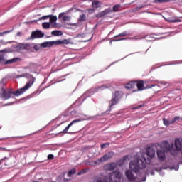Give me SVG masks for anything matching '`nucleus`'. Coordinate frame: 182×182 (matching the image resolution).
Wrapping results in <instances>:
<instances>
[{"label":"nucleus","mask_w":182,"mask_h":182,"mask_svg":"<svg viewBox=\"0 0 182 182\" xmlns=\"http://www.w3.org/2000/svg\"><path fill=\"white\" fill-rule=\"evenodd\" d=\"M130 33H129L127 31H124L117 36H115L114 38H120V36H129Z\"/></svg>","instance_id":"29"},{"label":"nucleus","mask_w":182,"mask_h":182,"mask_svg":"<svg viewBox=\"0 0 182 182\" xmlns=\"http://www.w3.org/2000/svg\"><path fill=\"white\" fill-rule=\"evenodd\" d=\"M5 62V58L4 55H0V63H4Z\"/></svg>","instance_id":"46"},{"label":"nucleus","mask_w":182,"mask_h":182,"mask_svg":"<svg viewBox=\"0 0 182 182\" xmlns=\"http://www.w3.org/2000/svg\"><path fill=\"white\" fill-rule=\"evenodd\" d=\"M85 173H87V169H82L77 173V176H82V174H85Z\"/></svg>","instance_id":"40"},{"label":"nucleus","mask_w":182,"mask_h":182,"mask_svg":"<svg viewBox=\"0 0 182 182\" xmlns=\"http://www.w3.org/2000/svg\"><path fill=\"white\" fill-rule=\"evenodd\" d=\"M144 38H146V37H143V38H136V39H144Z\"/></svg>","instance_id":"59"},{"label":"nucleus","mask_w":182,"mask_h":182,"mask_svg":"<svg viewBox=\"0 0 182 182\" xmlns=\"http://www.w3.org/2000/svg\"><path fill=\"white\" fill-rule=\"evenodd\" d=\"M52 15H48V16H43L39 18V21H46V19H48V18H50Z\"/></svg>","instance_id":"38"},{"label":"nucleus","mask_w":182,"mask_h":182,"mask_svg":"<svg viewBox=\"0 0 182 182\" xmlns=\"http://www.w3.org/2000/svg\"><path fill=\"white\" fill-rule=\"evenodd\" d=\"M165 21H166V22H170L171 23L181 22V20L178 17H168V18H165Z\"/></svg>","instance_id":"17"},{"label":"nucleus","mask_w":182,"mask_h":182,"mask_svg":"<svg viewBox=\"0 0 182 182\" xmlns=\"http://www.w3.org/2000/svg\"><path fill=\"white\" fill-rule=\"evenodd\" d=\"M74 174H76V169L75 168H73V169L70 170L68 172V177H72V176H73Z\"/></svg>","instance_id":"32"},{"label":"nucleus","mask_w":182,"mask_h":182,"mask_svg":"<svg viewBox=\"0 0 182 182\" xmlns=\"http://www.w3.org/2000/svg\"><path fill=\"white\" fill-rule=\"evenodd\" d=\"M51 35L52 36H62V35H63V33L62 32V31L55 30L51 32Z\"/></svg>","instance_id":"24"},{"label":"nucleus","mask_w":182,"mask_h":182,"mask_svg":"<svg viewBox=\"0 0 182 182\" xmlns=\"http://www.w3.org/2000/svg\"><path fill=\"white\" fill-rule=\"evenodd\" d=\"M127 159H129V155H126L123 157V161H126V160H127Z\"/></svg>","instance_id":"51"},{"label":"nucleus","mask_w":182,"mask_h":182,"mask_svg":"<svg viewBox=\"0 0 182 182\" xmlns=\"http://www.w3.org/2000/svg\"><path fill=\"white\" fill-rule=\"evenodd\" d=\"M136 86V82L131 81L126 84L125 87L126 89H134V87Z\"/></svg>","instance_id":"23"},{"label":"nucleus","mask_w":182,"mask_h":182,"mask_svg":"<svg viewBox=\"0 0 182 182\" xmlns=\"http://www.w3.org/2000/svg\"><path fill=\"white\" fill-rule=\"evenodd\" d=\"M124 39H126V38L112 39V40L110 41V43H112V42H119V41H124Z\"/></svg>","instance_id":"44"},{"label":"nucleus","mask_w":182,"mask_h":182,"mask_svg":"<svg viewBox=\"0 0 182 182\" xmlns=\"http://www.w3.org/2000/svg\"><path fill=\"white\" fill-rule=\"evenodd\" d=\"M106 168L109 171H113V170H114V168H116L117 165L116 163L112 162L111 164H108L105 166Z\"/></svg>","instance_id":"20"},{"label":"nucleus","mask_w":182,"mask_h":182,"mask_svg":"<svg viewBox=\"0 0 182 182\" xmlns=\"http://www.w3.org/2000/svg\"><path fill=\"white\" fill-rule=\"evenodd\" d=\"M23 77L22 75H20V76L17 75L16 77V79H19V77Z\"/></svg>","instance_id":"57"},{"label":"nucleus","mask_w":182,"mask_h":182,"mask_svg":"<svg viewBox=\"0 0 182 182\" xmlns=\"http://www.w3.org/2000/svg\"><path fill=\"white\" fill-rule=\"evenodd\" d=\"M55 159V156L52 154H48V160H53Z\"/></svg>","instance_id":"43"},{"label":"nucleus","mask_w":182,"mask_h":182,"mask_svg":"<svg viewBox=\"0 0 182 182\" xmlns=\"http://www.w3.org/2000/svg\"><path fill=\"white\" fill-rule=\"evenodd\" d=\"M1 164H5V159H1V160H0V166H1Z\"/></svg>","instance_id":"49"},{"label":"nucleus","mask_w":182,"mask_h":182,"mask_svg":"<svg viewBox=\"0 0 182 182\" xmlns=\"http://www.w3.org/2000/svg\"><path fill=\"white\" fill-rule=\"evenodd\" d=\"M146 154L149 157L153 159L156 156V150L153 148H148L146 149Z\"/></svg>","instance_id":"16"},{"label":"nucleus","mask_w":182,"mask_h":182,"mask_svg":"<svg viewBox=\"0 0 182 182\" xmlns=\"http://www.w3.org/2000/svg\"><path fill=\"white\" fill-rule=\"evenodd\" d=\"M20 1H16V3L13 4H12V8H14V6H16V5H18V4H19Z\"/></svg>","instance_id":"52"},{"label":"nucleus","mask_w":182,"mask_h":182,"mask_svg":"<svg viewBox=\"0 0 182 182\" xmlns=\"http://www.w3.org/2000/svg\"><path fill=\"white\" fill-rule=\"evenodd\" d=\"M16 62H21L20 58H14L4 62L5 65H11V63H16Z\"/></svg>","instance_id":"19"},{"label":"nucleus","mask_w":182,"mask_h":182,"mask_svg":"<svg viewBox=\"0 0 182 182\" xmlns=\"http://www.w3.org/2000/svg\"><path fill=\"white\" fill-rule=\"evenodd\" d=\"M140 107H143V105H139L137 107H134L132 109H140Z\"/></svg>","instance_id":"53"},{"label":"nucleus","mask_w":182,"mask_h":182,"mask_svg":"<svg viewBox=\"0 0 182 182\" xmlns=\"http://www.w3.org/2000/svg\"><path fill=\"white\" fill-rule=\"evenodd\" d=\"M156 86H157V85H148L145 87V89H151V87H156Z\"/></svg>","instance_id":"45"},{"label":"nucleus","mask_w":182,"mask_h":182,"mask_svg":"<svg viewBox=\"0 0 182 182\" xmlns=\"http://www.w3.org/2000/svg\"><path fill=\"white\" fill-rule=\"evenodd\" d=\"M110 12H112V9H105L100 13H98L96 15L97 18H103V16H106V15H108V14H110Z\"/></svg>","instance_id":"15"},{"label":"nucleus","mask_w":182,"mask_h":182,"mask_svg":"<svg viewBox=\"0 0 182 182\" xmlns=\"http://www.w3.org/2000/svg\"><path fill=\"white\" fill-rule=\"evenodd\" d=\"M0 150H2L3 151H10V150L6 149V148H0Z\"/></svg>","instance_id":"50"},{"label":"nucleus","mask_w":182,"mask_h":182,"mask_svg":"<svg viewBox=\"0 0 182 182\" xmlns=\"http://www.w3.org/2000/svg\"><path fill=\"white\" fill-rule=\"evenodd\" d=\"M63 18V21H70V16H66L65 15V13H60L58 16V18L60 19Z\"/></svg>","instance_id":"21"},{"label":"nucleus","mask_w":182,"mask_h":182,"mask_svg":"<svg viewBox=\"0 0 182 182\" xmlns=\"http://www.w3.org/2000/svg\"><path fill=\"white\" fill-rule=\"evenodd\" d=\"M122 8V6L120 4H117L113 6L112 12H119V9Z\"/></svg>","instance_id":"33"},{"label":"nucleus","mask_w":182,"mask_h":182,"mask_svg":"<svg viewBox=\"0 0 182 182\" xmlns=\"http://www.w3.org/2000/svg\"><path fill=\"white\" fill-rule=\"evenodd\" d=\"M151 176H154V171H152L151 172Z\"/></svg>","instance_id":"58"},{"label":"nucleus","mask_w":182,"mask_h":182,"mask_svg":"<svg viewBox=\"0 0 182 182\" xmlns=\"http://www.w3.org/2000/svg\"><path fill=\"white\" fill-rule=\"evenodd\" d=\"M90 11H92L93 12V11H95V9H90Z\"/></svg>","instance_id":"61"},{"label":"nucleus","mask_w":182,"mask_h":182,"mask_svg":"<svg viewBox=\"0 0 182 182\" xmlns=\"http://www.w3.org/2000/svg\"><path fill=\"white\" fill-rule=\"evenodd\" d=\"M107 146H110V143H105V144H101V149H106Z\"/></svg>","instance_id":"41"},{"label":"nucleus","mask_w":182,"mask_h":182,"mask_svg":"<svg viewBox=\"0 0 182 182\" xmlns=\"http://www.w3.org/2000/svg\"><path fill=\"white\" fill-rule=\"evenodd\" d=\"M136 86L138 88V90H144V82L143 81H139L137 83L136 82Z\"/></svg>","instance_id":"22"},{"label":"nucleus","mask_w":182,"mask_h":182,"mask_svg":"<svg viewBox=\"0 0 182 182\" xmlns=\"http://www.w3.org/2000/svg\"><path fill=\"white\" fill-rule=\"evenodd\" d=\"M23 93V87H21V89H18L16 92L14 93L12 92V95L14 96H21Z\"/></svg>","instance_id":"25"},{"label":"nucleus","mask_w":182,"mask_h":182,"mask_svg":"<svg viewBox=\"0 0 182 182\" xmlns=\"http://www.w3.org/2000/svg\"><path fill=\"white\" fill-rule=\"evenodd\" d=\"M58 21V17L56 16H52L50 17V23H53V22H56Z\"/></svg>","instance_id":"35"},{"label":"nucleus","mask_w":182,"mask_h":182,"mask_svg":"<svg viewBox=\"0 0 182 182\" xmlns=\"http://www.w3.org/2000/svg\"><path fill=\"white\" fill-rule=\"evenodd\" d=\"M53 28H56V26H55V25H53Z\"/></svg>","instance_id":"62"},{"label":"nucleus","mask_w":182,"mask_h":182,"mask_svg":"<svg viewBox=\"0 0 182 182\" xmlns=\"http://www.w3.org/2000/svg\"><path fill=\"white\" fill-rule=\"evenodd\" d=\"M45 36V33L39 30H36V31H33L31 33L32 39H36L38 38H43Z\"/></svg>","instance_id":"12"},{"label":"nucleus","mask_w":182,"mask_h":182,"mask_svg":"<svg viewBox=\"0 0 182 182\" xmlns=\"http://www.w3.org/2000/svg\"><path fill=\"white\" fill-rule=\"evenodd\" d=\"M23 77H25L28 80L25 86L23 87V92H26V90L31 89V87L33 86V83H35L36 78H35L33 75H31L29 73H24Z\"/></svg>","instance_id":"4"},{"label":"nucleus","mask_w":182,"mask_h":182,"mask_svg":"<svg viewBox=\"0 0 182 182\" xmlns=\"http://www.w3.org/2000/svg\"><path fill=\"white\" fill-rule=\"evenodd\" d=\"M125 176L129 180V181H134L136 180V177L133 175V172L132 171H127L125 172Z\"/></svg>","instance_id":"14"},{"label":"nucleus","mask_w":182,"mask_h":182,"mask_svg":"<svg viewBox=\"0 0 182 182\" xmlns=\"http://www.w3.org/2000/svg\"><path fill=\"white\" fill-rule=\"evenodd\" d=\"M151 41H153V39L152 40H149V42H151Z\"/></svg>","instance_id":"63"},{"label":"nucleus","mask_w":182,"mask_h":182,"mask_svg":"<svg viewBox=\"0 0 182 182\" xmlns=\"http://www.w3.org/2000/svg\"><path fill=\"white\" fill-rule=\"evenodd\" d=\"M109 180L111 182H120L122 180V173L119 171H114L109 174Z\"/></svg>","instance_id":"7"},{"label":"nucleus","mask_w":182,"mask_h":182,"mask_svg":"<svg viewBox=\"0 0 182 182\" xmlns=\"http://www.w3.org/2000/svg\"><path fill=\"white\" fill-rule=\"evenodd\" d=\"M92 6L95 9H97V8H100V2L97 1H92Z\"/></svg>","instance_id":"26"},{"label":"nucleus","mask_w":182,"mask_h":182,"mask_svg":"<svg viewBox=\"0 0 182 182\" xmlns=\"http://www.w3.org/2000/svg\"><path fill=\"white\" fill-rule=\"evenodd\" d=\"M11 32H12V31H4L2 33H0V36H4V35H6V33H11Z\"/></svg>","instance_id":"42"},{"label":"nucleus","mask_w":182,"mask_h":182,"mask_svg":"<svg viewBox=\"0 0 182 182\" xmlns=\"http://www.w3.org/2000/svg\"><path fill=\"white\" fill-rule=\"evenodd\" d=\"M14 49L16 50V52H21V50H23V44L16 46Z\"/></svg>","instance_id":"28"},{"label":"nucleus","mask_w":182,"mask_h":182,"mask_svg":"<svg viewBox=\"0 0 182 182\" xmlns=\"http://www.w3.org/2000/svg\"><path fill=\"white\" fill-rule=\"evenodd\" d=\"M179 168H180V166H179V165H177V166H173V167L172 168V170H176V171H178Z\"/></svg>","instance_id":"48"},{"label":"nucleus","mask_w":182,"mask_h":182,"mask_svg":"<svg viewBox=\"0 0 182 182\" xmlns=\"http://www.w3.org/2000/svg\"><path fill=\"white\" fill-rule=\"evenodd\" d=\"M78 21L80 22H85V21H86V14L80 15Z\"/></svg>","instance_id":"36"},{"label":"nucleus","mask_w":182,"mask_h":182,"mask_svg":"<svg viewBox=\"0 0 182 182\" xmlns=\"http://www.w3.org/2000/svg\"><path fill=\"white\" fill-rule=\"evenodd\" d=\"M171 0H154L155 4H163L164 2H170Z\"/></svg>","instance_id":"37"},{"label":"nucleus","mask_w":182,"mask_h":182,"mask_svg":"<svg viewBox=\"0 0 182 182\" xmlns=\"http://www.w3.org/2000/svg\"><path fill=\"white\" fill-rule=\"evenodd\" d=\"M41 50V46L39 45H37L36 43H33V52H38Z\"/></svg>","instance_id":"31"},{"label":"nucleus","mask_w":182,"mask_h":182,"mask_svg":"<svg viewBox=\"0 0 182 182\" xmlns=\"http://www.w3.org/2000/svg\"><path fill=\"white\" fill-rule=\"evenodd\" d=\"M42 26H43V29H50V23L44 22L42 23Z\"/></svg>","instance_id":"30"},{"label":"nucleus","mask_w":182,"mask_h":182,"mask_svg":"<svg viewBox=\"0 0 182 182\" xmlns=\"http://www.w3.org/2000/svg\"><path fill=\"white\" fill-rule=\"evenodd\" d=\"M114 156V152L109 151L105 154L102 157L98 159L97 161H94V164H100V163H105V161H107V160H110L112 157Z\"/></svg>","instance_id":"6"},{"label":"nucleus","mask_w":182,"mask_h":182,"mask_svg":"<svg viewBox=\"0 0 182 182\" xmlns=\"http://www.w3.org/2000/svg\"><path fill=\"white\" fill-rule=\"evenodd\" d=\"M23 49L27 52H33V43L31 44H23Z\"/></svg>","instance_id":"18"},{"label":"nucleus","mask_w":182,"mask_h":182,"mask_svg":"<svg viewBox=\"0 0 182 182\" xmlns=\"http://www.w3.org/2000/svg\"><path fill=\"white\" fill-rule=\"evenodd\" d=\"M182 120V118H181L180 117H175L174 118H173L172 119H167L166 118L163 119V123L164 124V126H166V127H168V126L170 124H174V123H176V122H177V120Z\"/></svg>","instance_id":"10"},{"label":"nucleus","mask_w":182,"mask_h":182,"mask_svg":"<svg viewBox=\"0 0 182 182\" xmlns=\"http://www.w3.org/2000/svg\"><path fill=\"white\" fill-rule=\"evenodd\" d=\"M161 150L165 151V153L171 152L172 156H177L178 151H182V139H175L174 144L170 145V144L165 141L159 144Z\"/></svg>","instance_id":"1"},{"label":"nucleus","mask_w":182,"mask_h":182,"mask_svg":"<svg viewBox=\"0 0 182 182\" xmlns=\"http://www.w3.org/2000/svg\"><path fill=\"white\" fill-rule=\"evenodd\" d=\"M35 95H36V93H33V94L24 97L23 99H24V100H28V99H32V97H35Z\"/></svg>","instance_id":"39"},{"label":"nucleus","mask_w":182,"mask_h":182,"mask_svg":"<svg viewBox=\"0 0 182 182\" xmlns=\"http://www.w3.org/2000/svg\"><path fill=\"white\" fill-rule=\"evenodd\" d=\"M120 99H122V95H120V92H119V91L115 92L112 95V98L111 99V100L109 102L110 109H112V107H113V106H116V105H117L119 103V102L120 101Z\"/></svg>","instance_id":"5"},{"label":"nucleus","mask_w":182,"mask_h":182,"mask_svg":"<svg viewBox=\"0 0 182 182\" xmlns=\"http://www.w3.org/2000/svg\"><path fill=\"white\" fill-rule=\"evenodd\" d=\"M147 161L144 156L139 157L137 155L134 156V160L131 161L129 167L134 173H139L140 170L146 168Z\"/></svg>","instance_id":"2"},{"label":"nucleus","mask_w":182,"mask_h":182,"mask_svg":"<svg viewBox=\"0 0 182 182\" xmlns=\"http://www.w3.org/2000/svg\"><path fill=\"white\" fill-rule=\"evenodd\" d=\"M33 182H38V181H33Z\"/></svg>","instance_id":"64"},{"label":"nucleus","mask_w":182,"mask_h":182,"mask_svg":"<svg viewBox=\"0 0 182 182\" xmlns=\"http://www.w3.org/2000/svg\"><path fill=\"white\" fill-rule=\"evenodd\" d=\"M12 52H14V50L10 48L0 50V53H12Z\"/></svg>","instance_id":"27"},{"label":"nucleus","mask_w":182,"mask_h":182,"mask_svg":"<svg viewBox=\"0 0 182 182\" xmlns=\"http://www.w3.org/2000/svg\"><path fill=\"white\" fill-rule=\"evenodd\" d=\"M156 154L159 161H164L166 160V152L164 151L159 149Z\"/></svg>","instance_id":"13"},{"label":"nucleus","mask_w":182,"mask_h":182,"mask_svg":"<svg viewBox=\"0 0 182 182\" xmlns=\"http://www.w3.org/2000/svg\"><path fill=\"white\" fill-rule=\"evenodd\" d=\"M79 122H82L81 119H75L73 122H71L63 131L61 132V133H64V134H66V133H69L70 134H72V132H68L69 131V129L73 126V124L76 123H79Z\"/></svg>","instance_id":"11"},{"label":"nucleus","mask_w":182,"mask_h":182,"mask_svg":"<svg viewBox=\"0 0 182 182\" xmlns=\"http://www.w3.org/2000/svg\"><path fill=\"white\" fill-rule=\"evenodd\" d=\"M21 35H22L21 32H18L16 34V36H21Z\"/></svg>","instance_id":"54"},{"label":"nucleus","mask_w":182,"mask_h":182,"mask_svg":"<svg viewBox=\"0 0 182 182\" xmlns=\"http://www.w3.org/2000/svg\"><path fill=\"white\" fill-rule=\"evenodd\" d=\"M108 87H110V85H104L100 87H94L87 91V93H90V95H94V93H96V92H99V90H103L104 89H108Z\"/></svg>","instance_id":"9"},{"label":"nucleus","mask_w":182,"mask_h":182,"mask_svg":"<svg viewBox=\"0 0 182 182\" xmlns=\"http://www.w3.org/2000/svg\"><path fill=\"white\" fill-rule=\"evenodd\" d=\"M5 80V78H3L1 82V85H4V81Z\"/></svg>","instance_id":"56"},{"label":"nucleus","mask_w":182,"mask_h":182,"mask_svg":"<svg viewBox=\"0 0 182 182\" xmlns=\"http://www.w3.org/2000/svg\"><path fill=\"white\" fill-rule=\"evenodd\" d=\"M35 63H30V65L28 67L24 68V69H29L30 72H33V68H35Z\"/></svg>","instance_id":"34"},{"label":"nucleus","mask_w":182,"mask_h":182,"mask_svg":"<svg viewBox=\"0 0 182 182\" xmlns=\"http://www.w3.org/2000/svg\"><path fill=\"white\" fill-rule=\"evenodd\" d=\"M10 105H14V102L7 103L5 105V106H10Z\"/></svg>","instance_id":"55"},{"label":"nucleus","mask_w":182,"mask_h":182,"mask_svg":"<svg viewBox=\"0 0 182 182\" xmlns=\"http://www.w3.org/2000/svg\"><path fill=\"white\" fill-rule=\"evenodd\" d=\"M11 97H12V92L2 88L0 92V99H2V100H8V99H11Z\"/></svg>","instance_id":"8"},{"label":"nucleus","mask_w":182,"mask_h":182,"mask_svg":"<svg viewBox=\"0 0 182 182\" xmlns=\"http://www.w3.org/2000/svg\"><path fill=\"white\" fill-rule=\"evenodd\" d=\"M70 39L58 40L55 41H46L41 44V48H52L59 45H69Z\"/></svg>","instance_id":"3"},{"label":"nucleus","mask_w":182,"mask_h":182,"mask_svg":"<svg viewBox=\"0 0 182 182\" xmlns=\"http://www.w3.org/2000/svg\"><path fill=\"white\" fill-rule=\"evenodd\" d=\"M142 181H146V178H144L143 180H142Z\"/></svg>","instance_id":"60"},{"label":"nucleus","mask_w":182,"mask_h":182,"mask_svg":"<svg viewBox=\"0 0 182 182\" xmlns=\"http://www.w3.org/2000/svg\"><path fill=\"white\" fill-rule=\"evenodd\" d=\"M95 182H109V181H107V180H106V179L100 178V179L96 180Z\"/></svg>","instance_id":"47"}]
</instances>
